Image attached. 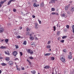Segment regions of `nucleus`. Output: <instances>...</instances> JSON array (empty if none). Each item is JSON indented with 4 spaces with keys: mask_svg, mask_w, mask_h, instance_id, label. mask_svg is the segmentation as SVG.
I'll return each mask as SVG.
<instances>
[{
    "mask_svg": "<svg viewBox=\"0 0 74 74\" xmlns=\"http://www.w3.org/2000/svg\"><path fill=\"white\" fill-rule=\"evenodd\" d=\"M31 34H34V33L33 32H32L31 33Z\"/></svg>",
    "mask_w": 74,
    "mask_h": 74,
    "instance_id": "338daca9",
    "label": "nucleus"
},
{
    "mask_svg": "<svg viewBox=\"0 0 74 74\" xmlns=\"http://www.w3.org/2000/svg\"><path fill=\"white\" fill-rule=\"evenodd\" d=\"M1 65L3 66H6V65H7V64H6L4 63H1Z\"/></svg>",
    "mask_w": 74,
    "mask_h": 74,
    "instance_id": "a211bd4d",
    "label": "nucleus"
},
{
    "mask_svg": "<svg viewBox=\"0 0 74 74\" xmlns=\"http://www.w3.org/2000/svg\"><path fill=\"white\" fill-rule=\"evenodd\" d=\"M19 60V59L18 58H16L14 60H15V61H16V60Z\"/></svg>",
    "mask_w": 74,
    "mask_h": 74,
    "instance_id": "2f4dec72",
    "label": "nucleus"
},
{
    "mask_svg": "<svg viewBox=\"0 0 74 74\" xmlns=\"http://www.w3.org/2000/svg\"><path fill=\"white\" fill-rule=\"evenodd\" d=\"M17 38H21V36H18L17 37Z\"/></svg>",
    "mask_w": 74,
    "mask_h": 74,
    "instance_id": "37998d69",
    "label": "nucleus"
},
{
    "mask_svg": "<svg viewBox=\"0 0 74 74\" xmlns=\"http://www.w3.org/2000/svg\"><path fill=\"white\" fill-rule=\"evenodd\" d=\"M5 60L7 62H8L10 60V58L9 57H6L5 58Z\"/></svg>",
    "mask_w": 74,
    "mask_h": 74,
    "instance_id": "9d476101",
    "label": "nucleus"
},
{
    "mask_svg": "<svg viewBox=\"0 0 74 74\" xmlns=\"http://www.w3.org/2000/svg\"><path fill=\"white\" fill-rule=\"evenodd\" d=\"M26 44H27V42H26V41H24L23 43V44H24V45H26Z\"/></svg>",
    "mask_w": 74,
    "mask_h": 74,
    "instance_id": "393cba45",
    "label": "nucleus"
},
{
    "mask_svg": "<svg viewBox=\"0 0 74 74\" xmlns=\"http://www.w3.org/2000/svg\"><path fill=\"white\" fill-rule=\"evenodd\" d=\"M16 69H18V66L17 65H16Z\"/></svg>",
    "mask_w": 74,
    "mask_h": 74,
    "instance_id": "864d4df0",
    "label": "nucleus"
},
{
    "mask_svg": "<svg viewBox=\"0 0 74 74\" xmlns=\"http://www.w3.org/2000/svg\"><path fill=\"white\" fill-rule=\"evenodd\" d=\"M60 31H58L57 33V35H59V34H60Z\"/></svg>",
    "mask_w": 74,
    "mask_h": 74,
    "instance_id": "7c9ffc66",
    "label": "nucleus"
},
{
    "mask_svg": "<svg viewBox=\"0 0 74 74\" xmlns=\"http://www.w3.org/2000/svg\"><path fill=\"white\" fill-rule=\"evenodd\" d=\"M51 55V53H46L45 54V56H49V55Z\"/></svg>",
    "mask_w": 74,
    "mask_h": 74,
    "instance_id": "f8f14e48",
    "label": "nucleus"
},
{
    "mask_svg": "<svg viewBox=\"0 0 74 74\" xmlns=\"http://www.w3.org/2000/svg\"><path fill=\"white\" fill-rule=\"evenodd\" d=\"M58 0H51L50 2L51 3H55L56 1H57Z\"/></svg>",
    "mask_w": 74,
    "mask_h": 74,
    "instance_id": "6e6552de",
    "label": "nucleus"
},
{
    "mask_svg": "<svg viewBox=\"0 0 74 74\" xmlns=\"http://www.w3.org/2000/svg\"><path fill=\"white\" fill-rule=\"evenodd\" d=\"M0 59H3V58L1 57H0Z\"/></svg>",
    "mask_w": 74,
    "mask_h": 74,
    "instance_id": "e2e57ef3",
    "label": "nucleus"
},
{
    "mask_svg": "<svg viewBox=\"0 0 74 74\" xmlns=\"http://www.w3.org/2000/svg\"><path fill=\"white\" fill-rule=\"evenodd\" d=\"M28 62H29V64H31V62H30V61H29L28 60Z\"/></svg>",
    "mask_w": 74,
    "mask_h": 74,
    "instance_id": "6e6d98bb",
    "label": "nucleus"
},
{
    "mask_svg": "<svg viewBox=\"0 0 74 74\" xmlns=\"http://www.w3.org/2000/svg\"><path fill=\"white\" fill-rule=\"evenodd\" d=\"M69 54H70V55H71L72 53H71V52H70Z\"/></svg>",
    "mask_w": 74,
    "mask_h": 74,
    "instance_id": "680f3d73",
    "label": "nucleus"
},
{
    "mask_svg": "<svg viewBox=\"0 0 74 74\" xmlns=\"http://www.w3.org/2000/svg\"><path fill=\"white\" fill-rule=\"evenodd\" d=\"M74 8L73 7H71V12H74Z\"/></svg>",
    "mask_w": 74,
    "mask_h": 74,
    "instance_id": "ddd939ff",
    "label": "nucleus"
},
{
    "mask_svg": "<svg viewBox=\"0 0 74 74\" xmlns=\"http://www.w3.org/2000/svg\"><path fill=\"white\" fill-rule=\"evenodd\" d=\"M21 15H22V14H23V12H21Z\"/></svg>",
    "mask_w": 74,
    "mask_h": 74,
    "instance_id": "052dcab7",
    "label": "nucleus"
},
{
    "mask_svg": "<svg viewBox=\"0 0 74 74\" xmlns=\"http://www.w3.org/2000/svg\"><path fill=\"white\" fill-rule=\"evenodd\" d=\"M31 45H32V47H35V44L34 43L32 44Z\"/></svg>",
    "mask_w": 74,
    "mask_h": 74,
    "instance_id": "c85d7f7f",
    "label": "nucleus"
},
{
    "mask_svg": "<svg viewBox=\"0 0 74 74\" xmlns=\"http://www.w3.org/2000/svg\"><path fill=\"white\" fill-rule=\"evenodd\" d=\"M69 5L66 6V7H65V10H68V9L69 8Z\"/></svg>",
    "mask_w": 74,
    "mask_h": 74,
    "instance_id": "f3484780",
    "label": "nucleus"
},
{
    "mask_svg": "<svg viewBox=\"0 0 74 74\" xmlns=\"http://www.w3.org/2000/svg\"><path fill=\"white\" fill-rule=\"evenodd\" d=\"M5 53L6 55H10V52L8 51H5Z\"/></svg>",
    "mask_w": 74,
    "mask_h": 74,
    "instance_id": "39448f33",
    "label": "nucleus"
},
{
    "mask_svg": "<svg viewBox=\"0 0 74 74\" xmlns=\"http://www.w3.org/2000/svg\"><path fill=\"white\" fill-rule=\"evenodd\" d=\"M60 60H61L63 63H65L66 61L65 59L63 57H62L60 58Z\"/></svg>",
    "mask_w": 74,
    "mask_h": 74,
    "instance_id": "423d86ee",
    "label": "nucleus"
},
{
    "mask_svg": "<svg viewBox=\"0 0 74 74\" xmlns=\"http://www.w3.org/2000/svg\"><path fill=\"white\" fill-rule=\"evenodd\" d=\"M51 59L52 60H55V58L53 57H51Z\"/></svg>",
    "mask_w": 74,
    "mask_h": 74,
    "instance_id": "412c9836",
    "label": "nucleus"
},
{
    "mask_svg": "<svg viewBox=\"0 0 74 74\" xmlns=\"http://www.w3.org/2000/svg\"><path fill=\"white\" fill-rule=\"evenodd\" d=\"M44 6V2H42L40 4V7H43Z\"/></svg>",
    "mask_w": 74,
    "mask_h": 74,
    "instance_id": "4468645a",
    "label": "nucleus"
},
{
    "mask_svg": "<svg viewBox=\"0 0 74 74\" xmlns=\"http://www.w3.org/2000/svg\"><path fill=\"white\" fill-rule=\"evenodd\" d=\"M63 51L64 52H66V50L64 49L63 50Z\"/></svg>",
    "mask_w": 74,
    "mask_h": 74,
    "instance_id": "de8ad7c7",
    "label": "nucleus"
},
{
    "mask_svg": "<svg viewBox=\"0 0 74 74\" xmlns=\"http://www.w3.org/2000/svg\"><path fill=\"white\" fill-rule=\"evenodd\" d=\"M39 23H40V24L41 23V21H39Z\"/></svg>",
    "mask_w": 74,
    "mask_h": 74,
    "instance_id": "4d7b16f0",
    "label": "nucleus"
},
{
    "mask_svg": "<svg viewBox=\"0 0 74 74\" xmlns=\"http://www.w3.org/2000/svg\"><path fill=\"white\" fill-rule=\"evenodd\" d=\"M6 48V47L3 46H2L0 47V48H1V49H5Z\"/></svg>",
    "mask_w": 74,
    "mask_h": 74,
    "instance_id": "2eb2a0df",
    "label": "nucleus"
},
{
    "mask_svg": "<svg viewBox=\"0 0 74 74\" xmlns=\"http://www.w3.org/2000/svg\"><path fill=\"white\" fill-rule=\"evenodd\" d=\"M4 29L3 27H1L0 28V33H2L4 32Z\"/></svg>",
    "mask_w": 74,
    "mask_h": 74,
    "instance_id": "20e7f679",
    "label": "nucleus"
},
{
    "mask_svg": "<svg viewBox=\"0 0 74 74\" xmlns=\"http://www.w3.org/2000/svg\"><path fill=\"white\" fill-rule=\"evenodd\" d=\"M1 6H2L1 4V3H0V7H1Z\"/></svg>",
    "mask_w": 74,
    "mask_h": 74,
    "instance_id": "69168bd1",
    "label": "nucleus"
},
{
    "mask_svg": "<svg viewBox=\"0 0 74 74\" xmlns=\"http://www.w3.org/2000/svg\"><path fill=\"white\" fill-rule=\"evenodd\" d=\"M35 27L36 29H38V27H37V26H35Z\"/></svg>",
    "mask_w": 74,
    "mask_h": 74,
    "instance_id": "8fccbe9b",
    "label": "nucleus"
},
{
    "mask_svg": "<svg viewBox=\"0 0 74 74\" xmlns=\"http://www.w3.org/2000/svg\"><path fill=\"white\" fill-rule=\"evenodd\" d=\"M8 41H9V40L8 39H6L5 40V41L6 43H7L8 42Z\"/></svg>",
    "mask_w": 74,
    "mask_h": 74,
    "instance_id": "5701e85b",
    "label": "nucleus"
},
{
    "mask_svg": "<svg viewBox=\"0 0 74 74\" xmlns=\"http://www.w3.org/2000/svg\"><path fill=\"white\" fill-rule=\"evenodd\" d=\"M29 58L30 59H33V58L32 56L29 57Z\"/></svg>",
    "mask_w": 74,
    "mask_h": 74,
    "instance_id": "ea45409f",
    "label": "nucleus"
},
{
    "mask_svg": "<svg viewBox=\"0 0 74 74\" xmlns=\"http://www.w3.org/2000/svg\"><path fill=\"white\" fill-rule=\"evenodd\" d=\"M35 26H38V24L37 23H35Z\"/></svg>",
    "mask_w": 74,
    "mask_h": 74,
    "instance_id": "4c0bfd02",
    "label": "nucleus"
},
{
    "mask_svg": "<svg viewBox=\"0 0 74 74\" xmlns=\"http://www.w3.org/2000/svg\"><path fill=\"white\" fill-rule=\"evenodd\" d=\"M29 36H32V34H29Z\"/></svg>",
    "mask_w": 74,
    "mask_h": 74,
    "instance_id": "0e129e2a",
    "label": "nucleus"
},
{
    "mask_svg": "<svg viewBox=\"0 0 74 74\" xmlns=\"http://www.w3.org/2000/svg\"><path fill=\"white\" fill-rule=\"evenodd\" d=\"M32 1V2H34V3H36L37 1L36 0H33Z\"/></svg>",
    "mask_w": 74,
    "mask_h": 74,
    "instance_id": "e433bc0d",
    "label": "nucleus"
},
{
    "mask_svg": "<svg viewBox=\"0 0 74 74\" xmlns=\"http://www.w3.org/2000/svg\"><path fill=\"white\" fill-rule=\"evenodd\" d=\"M17 70H18V71H20L21 70V69L19 68H18V69H17Z\"/></svg>",
    "mask_w": 74,
    "mask_h": 74,
    "instance_id": "49530a36",
    "label": "nucleus"
},
{
    "mask_svg": "<svg viewBox=\"0 0 74 74\" xmlns=\"http://www.w3.org/2000/svg\"><path fill=\"white\" fill-rule=\"evenodd\" d=\"M29 34H30V32H27L26 33V36H29Z\"/></svg>",
    "mask_w": 74,
    "mask_h": 74,
    "instance_id": "b1692460",
    "label": "nucleus"
},
{
    "mask_svg": "<svg viewBox=\"0 0 74 74\" xmlns=\"http://www.w3.org/2000/svg\"><path fill=\"white\" fill-rule=\"evenodd\" d=\"M56 14V13L55 12H53L51 13V14H52V15H55Z\"/></svg>",
    "mask_w": 74,
    "mask_h": 74,
    "instance_id": "79ce46f5",
    "label": "nucleus"
},
{
    "mask_svg": "<svg viewBox=\"0 0 74 74\" xmlns=\"http://www.w3.org/2000/svg\"><path fill=\"white\" fill-rule=\"evenodd\" d=\"M18 54V52L16 51H14L13 52L12 55L15 57H16V55Z\"/></svg>",
    "mask_w": 74,
    "mask_h": 74,
    "instance_id": "f03ea898",
    "label": "nucleus"
},
{
    "mask_svg": "<svg viewBox=\"0 0 74 74\" xmlns=\"http://www.w3.org/2000/svg\"><path fill=\"white\" fill-rule=\"evenodd\" d=\"M32 16L33 18H35L36 17V16H34V15H33Z\"/></svg>",
    "mask_w": 74,
    "mask_h": 74,
    "instance_id": "3c124183",
    "label": "nucleus"
},
{
    "mask_svg": "<svg viewBox=\"0 0 74 74\" xmlns=\"http://www.w3.org/2000/svg\"><path fill=\"white\" fill-rule=\"evenodd\" d=\"M50 67V66H49L48 65H47L45 66V67H44V69H48Z\"/></svg>",
    "mask_w": 74,
    "mask_h": 74,
    "instance_id": "1a4fd4ad",
    "label": "nucleus"
},
{
    "mask_svg": "<svg viewBox=\"0 0 74 74\" xmlns=\"http://www.w3.org/2000/svg\"><path fill=\"white\" fill-rule=\"evenodd\" d=\"M22 70H25V68H22Z\"/></svg>",
    "mask_w": 74,
    "mask_h": 74,
    "instance_id": "13d9d810",
    "label": "nucleus"
},
{
    "mask_svg": "<svg viewBox=\"0 0 74 74\" xmlns=\"http://www.w3.org/2000/svg\"><path fill=\"white\" fill-rule=\"evenodd\" d=\"M29 38H30L31 40H34V38L33 37V36H30L29 37Z\"/></svg>",
    "mask_w": 74,
    "mask_h": 74,
    "instance_id": "6ab92c4d",
    "label": "nucleus"
},
{
    "mask_svg": "<svg viewBox=\"0 0 74 74\" xmlns=\"http://www.w3.org/2000/svg\"><path fill=\"white\" fill-rule=\"evenodd\" d=\"M8 64L9 65H10V66H13L14 64V62L12 60L8 62Z\"/></svg>",
    "mask_w": 74,
    "mask_h": 74,
    "instance_id": "7ed1b4c3",
    "label": "nucleus"
},
{
    "mask_svg": "<svg viewBox=\"0 0 74 74\" xmlns=\"http://www.w3.org/2000/svg\"><path fill=\"white\" fill-rule=\"evenodd\" d=\"M51 10L52 11H54L55 10V9L54 8H52L51 9Z\"/></svg>",
    "mask_w": 74,
    "mask_h": 74,
    "instance_id": "c9c22d12",
    "label": "nucleus"
},
{
    "mask_svg": "<svg viewBox=\"0 0 74 74\" xmlns=\"http://www.w3.org/2000/svg\"><path fill=\"white\" fill-rule=\"evenodd\" d=\"M51 43V41H48L47 44H49Z\"/></svg>",
    "mask_w": 74,
    "mask_h": 74,
    "instance_id": "a19ab883",
    "label": "nucleus"
},
{
    "mask_svg": "<svg viewBox=\"0 0 74 74\" xmlns=\"http://www.w3.org/2000/svg\"><path fill=\"white\" fill-rule=\"evenodd\" d=\"M33 6L34 7H39L40 6V5H39V4L37 5L36 3H34L33 4Z\"/></svg>",
    "mask_w": 74,
    "mask_h": 74,
    "instance_id": "0eeeda50",
    "label": "nucleus"
},
{
    "mask_svg": "<svg viewBox=\"0 0 74 74\" xmlns=\"http://www.w3.org/2000/svg\"><path fill=\"white\" fill-rule=\"evenodd\" d=\"M61 16L63 17L65 16V14H63Z\"/></svg>",
    "mask_w": 74,
    "mask_h": 74,
    "instance_id": "c03bdc74",
    "label": "nucleus"
},
{
    "mask_svg": "<svg viewBox=\"0 0 74 74\" xmlns=\"http://www.w3.org/2000/svg\"><path fill=\"white\" fill-rule=\"evenodd\" d=\"M1 71L0 70V74H1Z\"/></svg>",
    "mask_w": 74,
    "mask_h": 74,
    "instance_id": "774afa93",
    "label": "nucleus"
},
{
    "mask_svg": "<svg viewBox=\"0 0 74 74\" xmlns=\"http://www.w3.org/2000/svg\"><path fill=\"white\" fill-rule=\"evenodd\" d=\"M53 28L54 29L53 31H55V30H56V27L55 26H53Z\"/></svg>",
    "mask_w": 74,
    "mask_h": 74,
    "instance_id": "72a5a7b5",
    "label": "nucleus"
},
{
    "mask_svg": "<svg viewBox=\"0 0 74 74\" xmlns=\"http://www.w3.org/2000/svg\"><path fill=\"white\" fill-rule=\"evenodd\" d=\"M13 11L14 12H16V10L15 9H13Z\"/></svg>",
    "mask_w": 74,
    "mask_h": 74,
    "instance_id": "473e14b6",
    "label": "nucleus"
},
{
    "mask_svg": "<svg viewBox=\"0 0 74 74\" xmlns=\"http://www.w3.org/2000/svg\"><path fill=\"white\" fill-rule=\"evenodd\" d=\"M66 28H67V29H69V28L70 26H69V25H67L66 26Z\"/></svg>",
    "mask_w": 74,
    "mask_h": 74,
    "instance_id": "f704fd0d",
    "label": "nucleus"
},
{
    "mask_svg": "<svg viewBox=\"0 0 74 74\" xmlns=\"http://www.w3.org/2000/svg\"><path fill=\"white\" fill-rule=\"evenodd\" d=\"M67 36H62V39H64V38H67Z\"/></svg>",
    "mask_w": 74,
    "mask_h": 74,
    "instance_id": "4be33fe9",
    "label": "nucleus"
},
{
    "mask_svg": "<svg viewBox=\"0 0 74 74\" xmlns=\"http://www.w3.org/2000/svg\"><path fill=\"white\" fill-rule=\"evenodd\" d=\"M35 39L36 40H38V38L37 37H35Z\"/></svg>",
    "mask_w": 74,
    "mask_h": 74,
    "instance_id": "bf43d9fd",
    "label": "nucleus"
},
{
    "mask_svg": "<svg viewBox=\"0 0 74 74\" xmlns=\"http://www.w3.org/2000/svg\"><path fill=\"white\" fill-rule=\"evenodd\" d=\"M46 47L48 49L51 48V46L50 45L47 46Z\"/></svg>",
    "mask_w": 74,
    "mask_h": 74,
    "instance_id": "a878e982",
    "label": "nucleus"
},
{
    "mask_svg": "<svg viewBox=\"0 0 74 74\" xmlns=\"http://www.w3.org/2000/svg\"><path fill=\"white\" fill-rule=\"evenodd\" d=\"M7 25H8V26H10V25H11V23H9L7 24Z\"/></svg>",
    "mask_w": 74,
    "mask_h": 74,
    "instance_id": "09e8293b",
    "label": "nucleus"
},
{
    "mask_svg": "<svg viewBox=\"0 0 74 74\" xmlns=\"http://www.w3.org/2000/svg\"><path fill=\"white\" fill-rule=\"evenodd\" d=\"M31 72L32 74H36V71H31Z\"/></svg>",
    "mask_w": 74,
    "mask_h": 74,
    "instance_id": "aec40b11",
    "label": "nucleus"
},
{
    "mask_svg": "<svg viewBox=\"0 0 74 74\" xmlns=\"http://www.w3.org/2000/svg\"><path fill=\"white\" fill-rule=\"evenodd\" d=\"M15 46L16 47V49H18V48H19V46H18V45H15Z\"/></svg>",
    "mask_w": 74,
    "mask_h": 74,
    "instance_id": "c756f323",
    "label": "nucleus"
},
{
    "mask_svg": "<svg viewBox=\"0 0 74 74\" xmlns=\"http://www.w3.org/2000/svg\"><path fill=\"white\" fill-rule=\"evenodd\" d=\"M27 51L28 53H30V55H32V54L34 53L33 51V50H31V49H28Z\"/></svg>",
    "mask_w": 74,
    "mask_h": 74,
    "instance_id": "f257e3e1",
    "label": "nucleus"
},
{
    "mask_svg": "<svg viewBox=\"0 0 74 74\" xmlns=\"http://www.w3.org/2000/svg\"><path fill=\"white\" fill-rule=\"evenodd\" d=\"M20 56H22L23 55V53L22 52H20Z\"/></svg>",
    "mask_w": 74,
    "mask_h": 74,
    "instance_id": "58836bf2",
    "label": "nucleus"
},
{
    "mask_svg": "<svg viewBox=\"0 0 74 74\" xmlns=\"http://www.w3.org/2000/svg\"><path fill=\"white\" fill-rule=\"evenodd\" d=\"M21 29H22V27L19 28L20 30H21Z\"/></svg>",
    "mask_w": 74,
    "mask_h": 74,
    "instance_id": "603ef678",
    "label": "nucleus"
},
{
    "mask_svg": "<svg viewBox=\"0 0 74 74\" xmlns=\"http://www.w3.org/2000/svg\"><path fill=\"white\" fill-rule=\"evenodd\" d=\"M60 42H62V43H63V42H64V40H62L60 41Z\"/></svg>",
    "mask_w": 74,
    "mask_h": 74,
    "instance_id": "cd10ccee",
    "label": "nucleus"
},
{
    "mask_svg": "<svg viewBox=\"0 0 74 74\" xmlns=\"http://www.w3.org/2000/svg\"><path fill=\"white\" fill-rule=\"evenodd\" d=\"M55 14L56 15H59V14L57 12H56Z\"/></svg>",
    "mask_w": 74,
    "mask_h": 74,
    "instance_id": "5fc2aeb1",
    "label": "nucleus"
},
{
    "mask_svg": "<svg viewBox=\"0 0 74 74\" xmlns=\"http://www.w3.org/2000/svg\"><path fill=\"white\" fill-rule=\"evenodd\" d=\"M26 30L27 31H30V30H31V29H29L28 27L26 28Z\"/></svg>",
    "mask_w": 74,
    "mask_h": 74,
    "instance_id": "bb28decb",
    "label": "nucleus"
},
{
    "mask_svg": "<svg viewBox=\"0 0 74 74\" xmlns=\"http://www.w3.org/2000/svg\"><path fill=\"white\" fill-rule=\"evenodd\" d=\"M68 58L69 59H71L72 58V56L71 55H69L68 57Z\"/></svg>",
    "mask_w": 74,
    "mask_h": 74,
    "instance_id": "dca6fc26",
    "label": "nucleus"
},
{
    "mask_svg": "<svg viewBox=\"0 0 74 74\" xmlns=\"http://www.w3.org/2000/svg\"><path fill=\"white\" fill-rule=\"evenodd\" d=\"M4 2H5V1H2V2H0V3H1V4H3V3H4Z\"/></svg>",
    "mask_w": 74,
    "mask_h": 74,
    "instance_id": "a18cd8bd",
    "label": "nucleus"
},
{
    "mask_svg": "<svg viewBox=\"0 0 74 74\" xmlns=\"http://www.w3.org/2000/svg\"><path fill=\"white\" fill-rule=\"evenodd\" d=\"M14 1V0H10L8 2V5H10V4L12 2V1Z\"/></svg>",
    "mask_w": 74,
    "mask_h": 74,
    "instance_id": "9b49d317",
    "label": "nucleus"
}]
</instances>
